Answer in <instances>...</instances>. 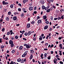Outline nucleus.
I'll use <instances>...</instances> for the list:
<instances>
[{"label":"nucleus","mask_w":64,"mask_h":64,"mask_svg":"<svg viewBox=\"0 0 64 64\" xmlns=\"http://www.w3.org/2000/svg\"><path fill=\"white\" fill-rule=\"evenodd\" d=\"M3 5H7L8 4V3L7 2H6L5 1H4L2 2Z\"/></svg>","instance_id":"f257e3e1"},{"label":"nucleus","mask_w":64,"mask_h":64,"mask_svg":"<svg viewBox=\"0 0 64 64\" xmlns=\"http://www.w3.org/2000/svg\"><path fill=\"white\" fill-rule=\"evenodd\" d=\"M13 20H14V21H15V20H18V19H17V16H14L13 17Z\"/></svg>","instance_id":"f03ea898"},{"label":"nucleus","mask_w":64,"mask_h":64,"mask_svg":"<svg viewBox=\"0 0 64 64\" xmlns=\"http://www.w3.org/2000/svg\"><path fill=\"white\" fill-rule=\"evenodd\" d=\"M40 3H41L42 5H43V4H44V3H45V2H44V0H41L40 1Z\"/></svg>","instance_id":"7ed1b4c3"},{"label":"nucleus","mask_w":64,"mask_h":64,"mask_svg":"<svg viewBox=\"0 0 64 64\" xmlns=\"http://www.w3.org/2000/svg\"><path fill=\"white\" fill-rule=\"evenodd\" d=\"M27 55V53L24 52V54L22 56V57H24L26 56V55Z\"/></svg>","instance_id":"20e7f679"},{"label":"nucleus","mask_w":64,"mask_h":64,"mask_svg":"<svg viewBox=\"0 0 64 64\" xmlns=\"http://www.w3.org/2000/svg\"><path fill=\"white\" fill-rule=\"evenodd\" d=\"M30 47H31V45H29V44H28L26 46V48H30Z\"/></svg>","instance_id":"39448f33"},{"label":"nucleus","mask_w":64,"mask_h":64,"mask_svg":"<svg viewBox=\"0 0 64 64\" xmlns=\"http://www.w3.org/2000/svg\"><path fill=\"white\" fill-rule=\"evenodd\" d=\"M30 27V23L28 24H27V28H29Z\"/></svg>","instance_id":"423d86ee"},{"label":"nucleus","mask_w":64,"mask_h":64,"mask_svg":"<svg viewBox=\"0 0 64 64\" xmlns=\"http://www.w3.org/2000/svg\"><path fill=\"white\" fill-rule=\"evenodd\" d=\"M48 26H46L44 28V30H46V29H48Z\"/></svg>","instance_id":"0eeeda50"},{"label":"nucleus","mask_w":64,"mask_h":64,"mask_svg":"<svg viewBox=\"0 0 64 64\" xmlns=\"http://www.w3.org/2000/svg\"><path fill=\"white\" fill-rule=\"evenodd\" d=\"M10 44H13V42L12 40H10L9 42Z\"/></svg>","instance_id":"6e6552de"},{"label":"nucleus","mask_w":64,"mask_h":64,"mask_svg":"<svg viewBox=\"0 0 64 64\" xmlns=\"http://www.w3.org/2000/svg\"><path fill=\"white\" fill-rule=\"evenodd\" d=\"M33 54H31L30 55V60H31L33 58Z\"/></svg>","instance_id":"1a4fd4ad"},{"label":"nucleus","mask_w":64,"mask_h":64,"mask_svg":"<svg viewBox=\"0 0 64 64\" xmlns=\"http://www.w3.org/2000/svg\"><path fill=\"white\" fill-rule=\"evenodd\" d=\"M23 48V46H20L19 48V49L20 50H22Z\"/></svg>","instance_id":"9d476101"},{"label":"nucleus","mask_w":64,"mask_h":64,"mask_svg":"<svg viewBox=\"0 0 64 64\" xmlns=\"http://www.w3.org/2000/svg\"><path fill=\"white\" fill-rule=\"evenodd\" d=\"M29 9L30 11H32L33 10V8L30 6V7L29 8Z\"/></svg>","instance_id":"9b49d317"},{"label":"nucleus","mask_w":64,"mask_h":64,"mask_svg":"<svg viewBox=\"0 0 64 64\" xmlns=\"http://www.w3.org/2000/svg\"><path fill=\"white\" fill-rule=\"evenodd\" d=\"M10 64H16V63L15 62H14L13 61H12Z\"/></svg>","instance_id":"f8f14e48"},{"label":"nucleus","mask_w":64,"mask_h":64,"mask_svg":"<svg viewBox=\"0 0 64 64\" xmlns=\"http://www.w3.org/2000/svg\"><path fill=\"white\" fill-rule=\"evenodd\" d=\"M47 16H46V15L44 16H43V18L44 19H46L47 18Z\"/></svg>","instance_id":"ddd939ff"},{"label":"nucleus","mask_w":64,"mask_h":64,"mask_svg":"<svg viewBox=\"0 0 64 64\" xmlns=\"http://www.w3.org/2000/svg\"><path fill=\"white\" fill-rule=\"evenodd\" d=\"M30 53L33 54L34 53V51L33 50H30Z\"/></svg>","instance_id":"4468645a"},{"label":"nucleus","mask_w":64,"mask_h":64,"mask_svg":"<svg viewBox=\"0 0 64 64\" xmlns=\"http://www.w3.org/2000/svg\"><path fill=\"white\" fill-rule=\"evenodd\" d=\"M39 38V40H42V39L43 38V37H40V36Z\"/></svg>","instance_id":"2eb2a0df"},{"label":"nucleus","mask_w":64,"mask_h":64,"mask_svg":"<svg viewBox=\"0 0 64 64\" xmlns=\"http://www.w3.org/2000/svg\"><path fill=\"white\" fill-rule=\"evenodd\" d=\"M41 55L40 56V57L41 58V59H44V58L42 57L43 56V54H41Z\"/></svg>","instance_id":"dca6fc26"},{"label":"nucleus","mask_w":64,"mask_h":64,"mask_svg":"<svg viewBox=\"0 0 64 64\" xmlns=\"http://www.w3.org/2000/svg\"><path fill=\"white\" fill-rule=\"evenodd\" d=\"M28 36H30L31 34V31H29L28 32Z\"/></svg>","instance_id":"f3484780"},{"label":"nucleus","mask_w":64,"mask_h":64,"mask_svg":"<svg viewBox=\"0 0 64 64\" xmlns=\"http://www.w3.org/2000/svg\"><path fill=\"white\" fill-rule=\"evenodd\" d=\"M41 20H39L38 22V24H39L40 23H41Z\"/></svg>","instance_id":"a211bd4d"},{"label":"nucleus","mask_w":64,"mask_h":64,"mask_svg":"<svg viewBox=\"0 0 64 64\" xmlns=\"http://www.w3.org/2000/svg\"><path fill=\"white\" fill-rule=\"evenodd\" d=\"M21 60V58H19L17 60V61H18V62H20V61Z\"/></svg>","instance_id":"6ab92c4d"},{"label":"nucleus","mask_w":64,"mask_h":64,"mask_svg":"<svg viewBox=\"0 0 64 64\" xmlns=\"http://www.w3.org/2000/svg\"><path fill=\"white\" fill-rule=\"evenodd\" d=\"M50 9H48V10H47L46 11V12H47V13H48V12H50Z\"/></svg>","instance_id":"aec40b11"},{"label":"nucleus","mask_w":64,"mask_h":64,"mask_svg":"<svg viewBox=\"0 0 64 64\" xmlns=\"http://www.w3.org/2000/svg\"><path fill=\"white\" fill-rule=\"evenodd\" d=\"M59 46L60 47L61 49H62V44H60L59 45Z\"/></svg>","instance_id":"412c9836"},{"label":"nucleus","mask_w":64,"mask_h":64,"mask_svg":"<svg viewBox=\"0 0 64 64\" xmlns=\"http://www.w3.org/2000/svg\"><path fill=\"white\" fill-rule=\"evenodd\" d=\"M45 23H46V24H49V22L48 21H46Z\"/></svg>","instance_id":"4be33fe9"},{"label":"nucleus","mask_w":64,"mask_h":64,"mask_svg":"<svg viewBox=\"0 0 64 64\" xmlns=\"http://www.w3.org/2000/svg\"><path fill=\"white\" fill-rule=\"evenodd\" d=\"M6 21H9V18H8V17L6 18Z\"/></svg>","instance_id":"5701e85b"},{"label":"nucleus","mask_w":64,"mask_h":64,"mask_svg":"<svg viewBox=\"0 0 64 64\" xmlns=\"http://www.w3.org/2000/svg\"><path fill=\"white\" fill-rule=\"evenodd\" d=\"M20 62L22 63H24V59H22L21 60Z\"/></svg>","instance_id":"b1692460"},{"label":"nucleus","mask_w":64,"mask_h":64,"mask_svg":"<svg viewBox=\"0 0 64 64\" xmlns=\"http://www.w3.org/2000/svg\"><path fill=\"white\" fill-rule=\"evenodd\" d=\"M42 9H45L46 8V7H45V6H42Z\"/></svg>","instance_id":"393cba45"},{"label":"nucleus","mask_w":64,"mask_h":64,"mask_svg":"<svg viewBox=\"0 0 64 64\" xmlns=\"http://www.w3.org/2000/svg\"><path fill=\"white\" fill-rule=\"evenodd\" d=\"M28 32H25L24 34V35L26 36H28Z\"/></svg>","instance_id":"a878e982"},{"label":"nucleus","mask_w":64,"mask_h":64,"mask_svg":"<svg viewBox=\"0 0 64 64\" xmlns=\"http://www.w3.org/2000/svg\"><path fill=\"white\" fill-rule=\"evenodd\" d=\"M13 4H11L10 5V7L11 8H13Z\"/></svg>","instance_id":"bb28decb"},{"label":"nucleus","mask_w":64,"mask_h":64,"mask_svg":"<svg viewBox=\"0 0 64 64\" xmlns=\"http://www.w3.org/2000/svg\"><path fill=\"white\" fill-rule=\"evenodd\" d=\"M11 47H13L14 46V44H10Z\"/></svg>","instance_id":"cd10ccee"},{"label":"nucleus","mask_w":64,"mask_h":64,"mask_svg":"<svg viewBox=\"0 0 64 64\" xmlns=\"http://www.w3.org/2000/svg\"><path fill=\"white\" fill-rule=\"evenodd\" d=\"M47 58L48 60H50L51 59V56H49Z\"/></svg>","instance_id":"c85d7f7f"},{"label":"nucleus","mask_w":64,"mask_h":64,"mask_svg":"<svg viewBox=\"0 0 64 64\" xmlns=\"http://www.w3.org/2000/svg\"><path fill=\"white\" fill-rule=\"evenodd\" d=\"M44 36V34H42L41 35V36H40V37H43V36Z\"/></svg>","instance_id":"c756f323"},{"label":"nucleus","mask_w":64,"mask_h":64,"mask_svg":"<svg viewBox=\"0 0 64 64\" xmlns=\"http://www.w3.org/2000/svg\"><path fill=\"white\" fill-rule=\"evenodd\" d=\"M26 0H23V2L24 4H25L26 3Z\"/></svg>","instance_id":"7c9ffc66"},{"label":"nucleus","mask_w":64,"mask_h":64,"mask_svg":"<svg viewBox=\"0 0 64 64\" xmlns=\"http://www.w3.org/2000/svg\"><path fill=\"white\" fill-rule=\"evenodd\" d=\"M15 38L16 39H17L18 38V36H16L15 37Z\"/></svg>","instance_id":"2f4dec72"},{"label":"nucleus","mask_w":64,"mask_h":64,"mask_svg":"<svg viewBox=\"0 0 64 64\" xmlns=\"http://www.w3.org/2000/svg\"><path fill=\"white\" fill-rule=\"evenodd\" d=\"M24 15V14H22L20 15V16L21 17H23Z\"/></svg>","instance_id":"473e14b6"},{"label":"nucleus","mask_w":64,"mask_h":64,"mask_svg":"<svg viewBox=\"0 0 64 64\" xmlns=\"http://www.w3.org/2000/svg\"><path fill=\"white\" fill-rule=\"evenodd\" d=\"M4 46L3 45L2 46H1V49H2L3 48H4Z\"/></svg>","instance_id":"72a5a7b5"},{"label":"nucleus","mask_w":64,"mask_h":64,"mask_svg":"<svg viewBox=\"0 0 64 64\" xmlns=\"http://www.w3.org/2000/svg\"><path fill=\"white\" fill-rule=\"evenodd\" d=\"M12 53H15V50H12Z\"/></svg>","instance_id":"f704fd0d"},{"label":"nucleus","mask_w":64,"mask_h":64,"mask_svg":"<svg viewBox=\"0 0 64 64\" xmlns=\"http://www.w3.org/2000/svg\"><path fill=\"white\" fill-rule=\"evenodd\" d=\"M11 12H8V14L9 15H11Z\"/></svg>","instance_id":"c9c22d12"},{"label":"nucleus","mask_w":64,"mask_h":64,"mask_svg":"<svg viewBox=\"0 0 64 64\" xmlns=\"http://www.w3.org/2000/svg\"><path fill=\"white\" fill-rule=\"evenodd\" d=\"M30 15V13H28V14H27L26 15L27 16H29Z\"/></svg>","instance_id":"e433bc0d"},{"label":"nucleus","mask_w":64,"mask_h":64,"mask_svg":"<svg viewBox=\"0 0 64 64\" xmlns=\"http://www.w3.org/2000/svg\"><path fill=\"white\" fill-rule=\"evenodd\" d=\"M18 5L20 7H21V6H22V5H21V4L20 3L18 4Z\"/></svg>","instance_id":"4c0bfd02"},{"label":"nucleus","mask_w":64,"mask_h":64,"mask_svg":"<svg viewBox=\"0 0 64 64\" xmlns=\"http://www.w3.org/2000/svg\"><path fill=\"white\" fill-rule=\"evenodd\" d=\"M45 45L46 46H47L48 45V43H46L45 44Z\"/></svg>","instance_id":"58836bf2"},{"label":"nucleus","mask_w":64,"mask_h":64,"mask_svg":"<svg viewBox=\"0 0 64 64\" xmlns=\"http://www.w3.org/2000/svg\"><path fill=\"white\" fill-rule=\"evenodd\" d=\"M22 35H23L22 34H20V38H21L22 37Z\"/></svg>","instance_id":"ea45409f"},{"label":"nucleus","mask_w":64,"mask_h":64,"mask_svg":"<svg viewBox=\"0 0 64 64\" xmlns=\"http://www.w3.org/2000/svg\"><path fill=\"white\" fill-rule=\"evenodd\" d=\"M54 46V45H53V44H52L51 45V46L50 47V48H51L52 47H53Z\"/></svg>","instance_id":"a19ab883"},{"label":"nucleus","mask_w":64,"mask_h":64,"mask_svg":"<svg viewBox=\"0 0 64 64\" xmlns=\"http://www.w3.org/2000/svg\"><path fill=\"white\" fill-rule=\"evenodd\" d=\"M61 18H62V19H64V17H63V16L62 15L61 16Z\"/></svg>","instance_id":"79ce46f5"},{"label":"nucleus","mask_w":64,"mask_h":64,"mask_svg":"<svg viewBox=\"0 0 64 64\" xmlns=\"http://www.w3.org/2000/svg\"><path fill=\"white\" fill-rule=\"evenodd\" d=\"M37 18L36 19V20H38V19H40V17H39V16H38L37 17Z\"/></svg>","instance_id":"37998d69"},{"label":"nucleus","mask_w":64,"mask_h":64,"mask_svg":"<svg viewBox=\"0 0 64 64\" xmlns=\"http://www.w3.org/2000/svg\"><path fill=\"white\" fill-rule=\"evenodd\" d=\"M22 39H23V40H25V41H26V40H27V39L25 38H22Z\"/></svg>","instance_id":"c03bdc74"},{"label":"nucleus","mask_w":64,"mask_h":64,"mask_svg":"<svg viewBox=\"0 0 64 64\" xmlns=\"http://www.w3.org/2000/svg\"><path fill=\"white\" fill-rule=\"evenodd\" d=\"M60 64H63V62H62V61H60Z\"/></svg>","instance_id":"a18cd8bd"},{"label":"nucleus","mask_w":64,"mask_h":64,"mask_svg":"<svg viewBox=\"0 0 64 64\" xmlns=\"http://www.w3.org/2000/svg\"><path fill=\"white\" fill-rule=\"evenodd\" d=\"M4 30H5V28H3L2 29V32H3Z\"/></svg>","instance_id":"49530a36"},{"label":"nucleus","mask_w":64,"mask_h":64,"mask_svg":"<svg viewBox=\"0 0 64 64\" xmlns=\"http://www.w3.org/2000/svg\"><path fill=\"white\" fill-rule=\"evenodd\" d=\"M25 32V30L22 31V35H23L24 34V33Z\"/></svg>","instance_id":"de8ad7c7"},{"label":"nucleus","mask_w":64,"mask_h":64,"mask_svg":"<svg viewBox=\"0 0 64 64\" xmlns=\"http://www.w3.org/2000/svg\"><path fill=\"white\" fill-rule=\"evenodd\" d=\"M10 32H8L7 33V35H9V34H10Z\"/></svg>","instance_id":"09e8293b"},{"label":"nucleus","mask_w":64,"mask_h":64,"mask_svg":"<svg viewBox=\"0 0 64 64\" xmlns=\"http://www.w3.org/2000/svg\"><path fill=\"white\" fill-rule=\"evenodd\" d=\"M59 57V56H58V54H57L56 56V58H58Z\"/></svg>","instance_id":"8fccbe9b"},{"label":"nucleus","mask_w":64,"mask_h":64,"mask_svg":"<svg viewBox=\"0 0 64 64\" xmlns=\"http://www.w3.org/2000/svg\"><path fill=\"white\" fill-rule=\"evenodd\" d=\"M34 23H35L34 21H32L31 22V24H34Z\"/></svg>","instance_id":"3c124183"},{"label":"nucleus","mask_w":64,"mask_h":64,"mask_svg":"<svg viewBox=\"0 0 64 64\" xmlns=\"http://www.w3.org/2000/svg\"><path fill=\"white\" fill-rule=\"evenodd\" d=\"M22 10H23V11H24V10H26V8H22Z\"/></svg>","instance_id":"603ef678"},{"label":"nucleus","mask_w":64,"mask_h":64,"mask_svg":"<svg viewBox=\"0 0 64 64\" xmlns=\"http://www.w3.org/2000/svg\"><path fill=\"white\" fill-rule=\"evenodd\" d=\"M18 10L19 11H21V10L20 8H18Z\"/></svg>","instance_id":"864d4df0"},{"label":"nucleus","mask_w":64,"mask_h":64,"mask_svg":"<svg viewBox=\"0 0 64 64\" xmlns=\"http://www.w3.org/2000/svg\"><path fill=\"white\" fill-rule=\"evenodd\" d=\"M47 2H48V3H50L51 2L50 1V0H47Z\"/></svg>","instance_id":"5fc2aeb1"},{"label":"nucleus","mask_w":64,"mask_h":64,"mask_svg":"<svg viewBox=\"0 0 64 64\" xmlns=\"http://www.w3.org/2000/svg\"><path fill=\"white\" fill-rule=\"evenodd\" d=\"M34 14H37V12H36V11H34Z\"/></svg>","instance_id":"6e6d98bb"},{"label":"nucleus","mask_w":64,"mask_h":64,"mask_svg":"<svg viewBox=\"0 0 64 64\" xmlns=\"http://www.w3.org/2000/svg\"><path fill=\"white\" fill-rule=\"evenodd\" d=\"M52 7L53 8H54V9H55L56 8V7L54 5L52 6Z\"/></svg>","instance_id":"4d7b16f0"},{"label":"nucleus","mask_w":64,"mask_h":64,"mask_svg":"<svg viewBox=\"0 0 64 64\" xmlns=\"http://www.w3.org/2000/svg\"><path fill=\"white\" fill-rule=\"evenodd\" d=\"M58 20H60L61 19V18L60 17H58Z\"/></svg>","instance_id":"13d9d810"},{"label":"nucleus","mask_w":64,"mask_h":64,"mask_svg":"<svg viewBox=\"0 0 64 64\" xmlns=\"http://www.w3.org/2000/svg\"><path fill=\"white\" fill-rule=\"evenodd\" d=\"M54 64H56V60H54Z\"/></svg>","instance_id":"bf43d9fd"},{"label":"nucleus","mask_w":64,"mask_h":64,"mask_svg":"<svg viewBox=\"0 0 64 64\" xmlns=\"http://www.w3.org/2000/svg\"><path fill=\"white\" fill-rule=\"evenodd\" d=\"M36 9H37V7H36V6H35L34 8V10H36Z\"/></svg>","instance_id":"052dcab7"},{"label":"nucleus","mask_w":64,"mask_h":64,"mask_svg":"<svg viewBox=\"0 0 64 64\" xmlns=\"http://www.w3.org/2000/svg\"><path fill=\"white\" fill-rule=\"evenodd\" d=\"M50 9V10L52 11L53 9V8L51 7Z\"/></svg>","instance_id":"680f3d73"},{"label":"nucleus","mask_w":64,"mask_h":64,"mask_svg":"<svg viewBox=\"0 0 64 64\" xmlns=\"http://www.w3.org/2000/svg\"><path fill=\"white\" fill-rule=\"evenodd\" d=\"M49 30L50 31H52V28H50Z\"/></svg>","instance_id":"e2e57ef3"},{"label":"nucleus","mask_w":64,"mask_h":64,"mask_svg":"<svg viewBox=\"0 0 64 64\" xmlns=\"http://www.w3.org/2000/svg\"><path fill=\"white\" fill-rule=\"evenodd\" d=\"M2 6L0 5V9H2Z\"/></svg>","instance_id":"0e129e2a"},{"label":"nucleus","mask_w":64,"mask_h":64,"mask_svg":"<svg viewBox=\"0 0 64 64\" xmlns=\"http://www.w3.org/2000/svg\"><path fill=\"white\" fill-rule=\"evenodd\" d=\"M53 16H51L50 18V20H52V19H53Z\"/></svg>","instance_id":"69168bd1"},{"label":"nucleus","mask_w":64,"mask_h":64,"mask_svg":"<svg viewBox=\"0 0 64 64\" xmlns=\"http://www.w3.org/2000/svg\"><path fill=\"white\" fill-rule=\"evenodd\" d=\"M47 55V53H45L44 55V56H46V55Z\"/></svg>","instance_id":"338daca9"},{"label":"nucleus","mask_w":64,"mask_h":64,"mask_svg":"<svg viewBox=\"0 0 64 64\" xmlns=\"http://www.w3.org/2000/svg\"><path fill=\"white\" fill-rule=\"evenodd\" d=\"M62 39V37H60L58 38L59 40H61Z\"/></svg>","instance_id":"774afa93"}]
</instances>
